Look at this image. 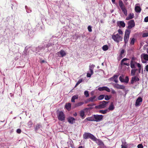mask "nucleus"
I'll use <instances>...</instances> for the list:
<instances>
[{
    "label": "nucleus",
    "instance_id": "1",
    "mask_svg": "<svg viewBox=\"0 0 148 148\" xmlns=\"http://www.w3.org/2000/svg\"><path fill=\"white\" fill-rule=\"evenodd\" d=\"M54 44H52L46 41H44L38 47H34L32 49V51L36 53H37L42 50L45 49L46 48H49V47L52 46Z\"/></svg>",
    "mask_w": 148,
    "mask_h": 148
},
{
    "label": "nucleus",
    "instance_id": "2",
    "mask_svg": "<svg viewBox=\"0 0 148 148\" xmlns=\"http://www.w3.org/2000/svg\"><path fill=\"white\" fill-rule=\"evenodd\" d=\"M83 138L86 139L90 138L93 141H95L97 138L92 134L89 133H85L83 135Z\"/></svg>",
    "mask_w": 148,
    "mask_h": 148
},
{
    "label": "nucleus",
    "instance_id": "3",
    "mask_svg": "<svg viewBox=\"0 0 148 148\" xmlns=\"http://www.w3.org/2000/svg\"><path fill=\"white\" fill-rule=\"evenodd\" d=\"M57 116L58 119L61 121H64L65 116L64 112L62 111L57 112Z\"/></svg>",
    "mask_w": 148,
    "mask_h": 148
},
{
    "label": "nucleus",
    "instance_id": "4",
    "mask_svg": "<svg viewBox=\"0 0 148 148\" xmlns=\"http://www.w3.org/2000/svg\"><path fill=\"white\" fill-rule=\"evenodd\" d=\"M112 38L114 41L119 43V41L122 40L123 38L117 34L116 35L113 34L112 36Z\"/></svg>",
    "mask_w": 148,
    "mask_h": 148
},
{
    "label": "nucleus",
    "instance_id": "5",
    "mask_svg": "<svg viewBox=\"0 0 148 148\" xmlns=\"http://www.w3.org/2000/svg\"><path fill=\"white\" fill-rule=\"evenodd\" d=\"M95 67V65L93 64H90L89 66V70L90 72H88L87 73L86 76L88 77H90L93 73V69Z\"/></svg>",
    "mask_w": 148,
    "mask_h": 148
},
{
    "label": "nucleus",
    "instance_id": "6",
    "mask_svg": "<svg viewBox=\"0 0 148 148\" xmlns=\"http://www.w3.org/2000/svg\"><path fill=\"white\" fill-rule=\"evenodd\" d=\"M95 121L99 122L102 121L103 119V116L102 115L94 114Z\"/></svg>",
    "mask_w": 148,
    "mask_h": 148
},
{
    "label": "nucleus",
    "instance_id": "7",
    "mask_svg": "<svg viewBox=\"0 0 148 148\" xmlns=\"http://www.w3.org/2000/svg\"><path fill=\"white\" fill-rule=\"evenodd\" d=\"M124 75H122L119 77V79L121 82L126 83H128L129 81V78L128 76L125 77V79H124Z\"/></svg>",
    "mask_w": 148,
    "mask_h": 148
},
{
    "label": "nucleus",
    "instance_id": "8",
    "mask_svg": "<svg viewBox=\"0 0 148 148\" xmlns=\"http://www.w3.org/2000/svg\"><path fill=\"white\" fill-rule=\"evenodd\" d=\"M97 145L100 146V148H106V146L104 144L103 142L100 139L97 138L95 141Z\"/></svg>",
    "mask_w": 148,
    "mask_h": 148
},
{
    "label": "nucleus",
    "instance_id": "9",
    "mask_svg": "<svg viewBox=\"0 0 148 148\" xmlns=\"http://www.w3.org/2000/svg\"><path fill=\"white\" fill-rule=\"evenodd\" d=\"M143 101V99L141 97H139L136 99L135 104L136 107H138L140 106Z\"/></svg>",
    "mask_w": 148,
    "mask_h": 148
},
{
    "label": "nucleus",
    "instance_id": "10",
    "mask_svg": "<svg viewBox=\"0 0 148 148\" xmlns=\"http://www.w3.org/2000/svg\"><path fill=\"white\" fill-rule=\"evenodd\" d=\"M42 127V125L40 123L37 124L36 127H34L35 131L37 133H40L41 132V129Z\"/></svg>",
    "mask_w": 148,
    "mask_h": 148
},
{
    "label": "nucleus",
    "instance_id": "11",
    "mask_svg": "<svg viewBox=\"0 0 148 148\" xmlns=\"http://www.w3.org/2000/svg\"><path fill=\"white\" fill-rule=\"evenodd\" d=\"M128 26L127 28L130 29L134 27L135 26V23L134 20H132L128 22Z\"/></svg>",
    "mask_w": 148,
    "mask_h": 148
},
{
    "label": "nucleus",
    "instance_id": "12",
    "mask_svg": "<svg viewBox=\"0 0 148 148\" xmlns=\"http://www.w3.org/2000/svg\"><path fill=\"white\" fill-rule=\"evenodd\" d=\"M140 80L136 76H134L131 78V80L130 81V84H133L134 82L138 81Z\"/></svg>",
    "mask_w": 148,
    "mask_h": 148
},
{
    "label": "nucleus",
    "instance_id": "13",
    "mask_svg": "<svg viewBox=\"0 0 148 148\" xmlns=\"http://www.w3.org/2000/svg\"><path fill=\"white\" fill-rule=\"evenodd\" d=\"M118 75H114L112 77L109 79V80L110 81H113L116 83H118V81L117 78Z\"/></svg>",
    "mask_w": 148,
    "mask_h": 148
},
{
    "label": "nucleus",
    "instance_id": "14",
    "mask_svg": "<svg viewBox=\"0 0 148 148\" xmlns=\"http://www.w3.org/2000/svg\"><path fill=\"white\" fill-rule=\"evenodd\" d=\"M67 120L68 122L71 124H73L75 123V119L74 118L71 116L69 117Z\"/></svg>",
    "mask_w": 148,
    "mask_h": 148
},
{
    "label": "nucleus",
    "instance_id": "15",
    "mask_svg": "<svg viewBox=\"0 0 148 148\" xmlns=\"http://www.w3.org/2000/svg\"><path fill=\"white\" fill-rule=\"evenodd\" d=\"M57 55L58 56L63 57L66 55V52L63 50H61L57 53Z\"/></svg>",
    "mask_w": 148,
    "mask_h": 148
},
{
    "label": "nucleus",
    "instance_id": "16",
    "mask_svg": "<svg viewBox=\"0 0 148 148\" xmlns=\"http://www.w3.org/2000/svg\"><path fill=\"white\" fill-rule=\"evenodd\" d=\"M114 87L118 89H124L125 88V86L124 85H119L117 84H115Z\"/></svg>",
    "mask_w": 148,
    "mask_h": 148
},
{
    "label": "nucleus",
    "instance_id": "17",
    "mask_svg": "<svg viewBox=\"0 0 148 148\" xmlns=\"http://www.w3.org/2000/svg\"><path fill=\"white\" fill-rule=\"evenodd\" d=\"M141 60L144 59L145 60L148 61V54L142 53L140 56Z\"/></svg>",
    "mask_w": 148,
    "mask_h": 148
},
{
    "label": "nucleus",
    "instance_id": "18",
    "mask_svg": "<svg viewBox=\"0 0 148 148\" xmlns=\"http://www.w3.org/2000/svg\"><path fill=\"white\" fill-rule=\"evenodd\" d=\"M117 25L119 27H124L125 26V24L123 21H118L117 22Z\"/></svg>",
    "mask_w": 148,
    "mask_h": 148
},
{
    "label": "nucleus",
    "instance_id": "19",
    "mask_svg": "<svg viewBox=\"0 0 148 148\" xmlns=\"http://www.w3.org/2000/svg\"><path fill=\"white\" fill-rule=\"evenodd\" d=\"M138 63H137L136 62H132L130 61V67L132 69H135L136 68L135 66L136 65L137 66V64Z\"/></svg>",
    "mask_w": 148,
    "mask_h": 148
},
{
    "label": "nucleus",
    "instance_id": "20",
    "mask_svg": "<svg viewBox=\"0 0 148 148\" xmlns=\"http://www.w3.org/2000/svg\"><path fill=\"white\" fill-rule=\"evenodd\" d=\"M108 101H103L100 102V104H101V106H102V107L103 108L106 107V104H108Z\"/></svg>",
    "mask_w": 148,
    "mask_h": 148
},
{
    "label": "nucleus",
    "instance_id": "21",
    "mask_svg": "<svg viewBox=\"0 0 148 148\" xmlns=\"http://www.w3.org/2000/svg\"><path fill=\"white\" fill-rule=\"evenodd\" d=\"M134 17V15L133 13H130L127 17H126V19L127 20H129L131 19Z\"/></svg>",
    "mask_w": 148,
    "mask_h": 148
},
{
    "label": "nucleus",
    "instance_id": "22",
    "mask_svg": "<svg viewBox=\"0 0 148 148\" xmlns=\"http://www.w3.org/2000/svg\"><path fill=\"white\" fill-rule=\"evenodd\" d=\"M95 121V119L94 118V115L90 117H89L86 118L85 121Z\"/></svg>",
    "mask_w": 148,
    "mask_h": 148
},
{
    "label": "nucleus",
    "instance_id": "23",
    "mask_svg": "<svg viewBox=\"0 0 148 148\" xmlns=\"http://www.w3.org/2000/svg\"><path fill=\"white\" fill-rule=\"evenodd\" d=\"M96 96H93L89 98V101H90V102H93L96 101H97V99H96Z\"/></svg>",
    "mask_w": 148,
    "mask_h": 148
},
{
    "label": "nucleus",
    "instance_id": "24",
    "mask_svg": "<svg viewBox=\"0 0 148 148\" xmlns=\"http://www.w3.org/2000/svg\"><path fill=\"white\" fill-rule=\"evenodd\" d=\"M80 116L82 119H83L85 117L84 112L83 110H81L80 112Z\"/></svg>",
    "mask_w": 148,
    "mask_h": 148
},
{
    "label": "nucleus",
    "instance_id": "25",
    "mask_svg": "<svg viewBox=\"0 0 148 148\" xmlns=\"http://www.w3.org/2000/svg\"><path fill=\"white\" fill-rule=\"evenodd\" d=\"M135 10L136 12L140 13L141 11V9L139 6H135Z\"/></svg>",
    "mask_w": 148,
    "mask_h": 148
},
{
    "label": "nucleus",
    "instance_id": "26",
    "mask_svg": "<svg viewBox=\"0 0 148 148\" xmlns=\"http://www.w3.org/2000/svg\"><path fill=\"white\" fill-rule=\"evenodd\" d=\"M138 70V69H132L131 70V74L132 76H135L136 71Z\"/></svg>",
    "mask_w": 148,
    "mask_h": 148
},
{
    "label": "nucleus",
    "instance_id": "27",
    "mask_svg": "<svg viewBox=\"0 0 148 148\" xmlns=\"http://www.w3.org/2000/svg\"><path fill=\"white\" fill-rule=\"evenodd\" d=\"M78 98V96L77 95H75L74 96H73L71 99V101L72 102H75V100L76 99H77Z\"/></svg>",
    "mask_w": 148,
    "mask_h": 148
},
{
    "label": "nucleus",
    "instance_id": "28",
    "mask_svg": "<svg viewBox=\"0 0 148 148\" xmlns=\"http://www.w3.org/2000/svg\"><path fill=\"white\" fill-rule=\"evenodd\" d=\"M119 6L121 9L125 7L122 1H119Z\"/></svg>",
    "mask_w": 148,
    "mask_h": 148
},
{
    "label": "nucleus",
    "instance_id": "29",
    "mask_svg": "<svg viewBox=\"0 0 148 148\" xmlns=\"http://www.w3.org/2000/svg\"><path fill=\"white\" fill-rule=\"evenodd\" d=\"M122 12L125 16H127V12L125 8V7H124L123 8L121 9Z\"/></svg>",
    "mask_w": 148,
    "mask_h": 148
},
{
    "label": "nucleus",
    "instance_id": "30",
    "mask_svg": "<svg viewBox=\"0 0 148 148\" xmlns=\"http://www.w3.org/2000/svg\"><path fill=\"white\" fill-rule=\"evenodd\" d=\"M114 108V105L113 103H111V104L109 106L108 108L109 110H113Z\"/></svg>",
    "mask_w": 148,
    "mask_h": 148
},
{
    "label": "nucleus",
    "instance_id": "31",
    "mask_svg": "<svg viewBox=\"0 0 148 148\" xmlns=\"http://www.w3.org/2000/svg\"><path fill=\"white\" fill-rule=\"evenodd\" d=\"M129 36H126L124 35V42H125V43L128 42V41L129 39Z\"/></svg>",
    "mask_w": 148,
    "mask_h": 148
},
{
    "label": "nucleus",
    "instance_id": "32",
    "mask_svg": "<svg viewBox=\"0 0 148 148\" xmlns=\"http://www.w3.org/2000/svg\"><path fill=\"white\" fill-rule=\"evenodd\" d=\"M130 31L128 29L126 30L125 36H130Z\"/></svg>",
    "mask_w": 148,
    "mask_h": 148
},
{
    "label": "nucleus",
    "instance_id": "33",
    "mask_svg": "<svg viewBox=\"0 0 148 148\" xmlns=\"http://www.w3.org/2000/svg\"><path fill=\"white\" fill-rule=\"evenodd\" d=\"M108 111V109H106L104 110H101L99 111V112L100 113L102 114H105L107 113Z\"/></svg>",
    "mask_w": 148,
    "mask_h": 148
},
{
    "label": "nucleus",
    "instance_id": "34",
    "mask_svg": "<svg viewBox=\"0 0 148 148\" xmlns=\"http://www.w3.org/2000/svg\"><path fill=\"white\" fill-rule=\"evenodd\" d=\"M65 107L67 109L70 108L71 107V103H66L65 105Z\"/></svg>",
    "mask_w": 148,
    "mask_h": 148
},
{
    "label": "nucleus",
    "instance_id": "35",
    "mask_svg": "<svg viewBox=\"0 0 148 148\" xmlns=\"http://www.w3.org/2000/svg\"><path fill=\"white\" fill-rule=\"evenodd\" d=\"M102 48L104 51H106L108 49V47L107 45H106L103 46Z\"/></svg>",
    "mask_w": 148,
    "mask_h": 148
},
{
    "label": "nucleus",
    "instance_id": "36",
    "mask_svg": "<svg viewBox=\"0 0 148 148\" xmlns=\"http://www.w3.org/2000/svg\"><path fill=\"white\" fill-rule=\"evenodd\" d=\"M33 125V123L31 120H30L27 123V125L29 127H31Z\"/></svg>",
    "mask_w": 148,
    "mask_h": 148
},
{
    "label": "nucleus",
    "instance_id": "37",
    "mask_svg": "<svg viewBox=\"0 0 148 148\" xmlns=\"http://www.w3.org/2000/svg\"><path fill=\"white\" fill-rule=\"evenodd\" d=\"M137 67H138V73H140L141 70V64L140 63H138L137 64Z\"/></svg>",
    "mask_w": 148,
    "mask_h": 148
},
{
    "label": "nucleus",
    "instance_id": "38",
    "mask_svg": "<svg viewBox=\"0 0 148 148\" xmlns=\"http://www.w3.org/2000/svg\"><path fill=\"white\" fill-rule=\"evenodd\" d=\"M84 103L83 102H79L75 104V106L76 107H78L79 106H80L83 105L84 104Z\"/></svg>",
    "mask_w": 148,
    "mask_h": 148
},
{
    "label": "nucleus",
    "instance_id": "39",
    "mask_svg": "<svg viewBox=\"0 0 148 148\" xmlns=\"http://www.w3.org/2000/svg\"><path fill=\"white\" fill-rule=\"evenodd\" d=\"M104 95H101L98 97L97 99L99 100H101L104 98Z\"/></svg>",
    "mask_w": 148,
    "mask_h": 148
},
{
    "label": "nucleus",
    "instance_id": "40",
    "mask_svg": "<svg viewBox=\"0 0 148 148\" xmlns=\"http://www.w3.org/2000/svg\"><path fill=\"white\" fill-rule=\"evenodd\" d=\"M83 81V79H79V80L78 81L77 83L76 84V85L75 86V87H76L81 82H82Z\"/></svg>",
    "mask_w": 148,
    "mask_h": 148
},
{
    "label": "nucleus",
    "instance_id": "41",
    "mask_svg": "<svg viewBox=\"0 0 148 148\" xmlns=\"http://www.w3.org/2000/svg\"><path fill=\"white\" fill-rule=\"evenodd\" d=\"M84 94L86 97H87L89 96V92L88 91L86 90L84 92Z\"/></svg>",
    "mask_w": 148,
    "mask_h": 148
},
{
    "label": "nucleus",
    "instance_id": "42",
    "mask_svg": "<svg viewBox=\"0 0 148 148\" xmlns=\"http://www.w3.org/2000/svg\"><path fill=\"white\" fill-rule=\"evenodd\" d=\"M25 8L26 9V12L28 13H30L32 11L31 9H30L29 8H28L27 6H25Z\"/></svg>",
    "mask_w": 148,
    "mask_h": 148
},
{
    "label": "nucleus",
    "instance_id": "43",
    "mask_svg": "<svg viewBox=\"0 0 148 148\" xmlns=\"http://www.w3.org/2000/svg\"><path fill=\"white\" fill-rule=\"evenodd\" d=\"M105 87V86L100 87L98 88V90L100 91L104 90Z\"/></svg>",
    "mask_w": 148,
    "mask_h": 148
},
{
    "label": "nucleus",
    "instance_id": "44",
    "mask_svg": "<svg viewBox=\"0 0 148 148\" xmlns=\"http://www.w3.org/2000/svg\"><path fill=\"white\" fill-rule=\"evenodd\" d=\"M93 108V107H89V108H84V111H85L86 112H87L88 110H92Z\"/></svg>",
    "mask_w": 148,
    "mask_h": 148
},
{
    "label": "nucleus",
    "instance_id": "45",
    "mask_svg": "<svg viewBox=\"0 0 148 148\" xmlns=\"http://www.w3.org/2000/svg\"><path fill=\"white\" fill-rule=\"evenodd\" d=\"M105 99L106 100H109L111 98V97L108 95H106L105 97Z\"/></svg>",
    "mask_w": 148,
    "mask_h": 148
},
{
    "label": "nucleus",
    "instance_id": "46",
    "mask_svg": "<svg viewBox=\"0 0 148 148\" xmlns=\"http://www.w3.org/2000/svg\"><path fill=\"white\" fill-rule=\"evenodd\" d=\"M148 36V32L144 33L143 34L142 37L143 38L147 37Z\"/></svg>",
    "mask_w": 148,
    "mask_h": 148
},
{
    "label": "nucleus",
    "instance_id": "47",
    "mask_svg": "<svg viewBox=\"0 0 148 148\" xmlns=\"http://www.w3.org/2000/svg\"><path fill=\"white\" fill-rule=\"evenodd\" d=\"M135 42V39L134 38L132 39V40L130 42V44L132 45H134Z\"/></svg>",
    "mask_w": 148,
    "mask_h": 148
},
{
    "label": "nucleus",
    "instance_id": "48",
    "mask_svg": "<svg viewBox=\"0 0 148 148\" xmlns=\"http://www.w3.org/2000/svg\"><path fill=\"white\" fill-rule=\"evenodd\" d=\"M102 106H101V105L100 104L99 105L96 106L95 107V108L96 109H101L103 108Z\"/></svg>",
    "mask_w": 148,
    "mask_h": 148
},
{
    "label": "nucleus",
    "instance_id": "49",
    "mask_svg": "<svg viewBox=\"0 0 148 148\" xmlns=\"http://www.w3.org/2000/svg\"><path fill=\"white\" fill-rule=\"evenodd\" d=\"M79 36H78L77 34H75V35L73 36V39H74L76 40L78 39Z\"/></svg>",
    "mask_w": 148,
    "mask_h": 148
},
{
    "label": "nucleus",
    "instance_id": "50",
    "mask_svg": "<svg viewBox=\"0 0 148 148\" xmlns=\"http://www.w3.org/2000/svg\"><path fill=\"white\" fill-rule=\"evenodd\" d=\"M88 29L89 32H92V27L90 25H89L88 26Z\"/></svg>",
    "mask_w": 148,
    "mask_h": 148
},
{
    "label": "nucleus",
    "instance_id": "51",
    "mask_svg": "<svg viewBox=\"0 0 148 148\" xmlns=\"http://www.w3.org/2000/svg\"><path fill=\"white\" fill-rule=\"evenodd\" d=\"M104 90L108 92H110V88L107 86H105Z\"/></svg>",
    "mask_w": 148,
    "mask_h": 148
},
{
    "label": "nucleus",
    "instance_id": "52",
    "mask_svg": "<svg viewBox=\"0 0 148 148\" xmlns=\"http://www.w3.org/2000/svg\"><path fill=\"white\" fill-rule=\"evenodd\" d=\"M129 60V59L128 58H124L121 61V64H122L123 63V62L126 60Z\"/></svg>",
    "mask_w": 148,
    "mask_h": 148
},
{
    "label": "nucleus",
    "instance_id": "53",
    "mask_svg": "<svg viewBox=\"0 0 148 148\" xmlns=\"http://www.w3.org/2000/svg\"><path fill=\"white\" fill-rule=\"evenodd\" d=\"M95 104L94 103H90V104H88L87 105V106H88L89 107H92V106H95Z\"/></svg>",
    "mask_w": 148,
    "mask_h": 148
},
{
    "label": "nucleus",
    "instance_id": "54",
    "mask_svg": "<svg viewBox=\"0 0 148 148\" xmlns=\"http://www.w3.org/2000/svg\"><path fill=\"white\" fill-rule=\"evenodd\" d=\"M27 54L28 53L27 52V51L25 50L23 51V56H27Z\"/></svg>",
    "mask_w": 148,
    "mask_h": 148
},
{
    "label": "nucleus",
    "instance_id": "55",
    "mask_svg": "<svg viewBox=\"0 0 148 148\" xmlns=\"http://www.w3.org/2000/svg\"><path fill=\"white\" fill-rule=\"evenodd\" d=\"M136 57H132V58L131 61H132V62H136L135 61L136 60Z\"/></svg>",
    "mask_w": 148,
    "mask_h": 148
},
{
    "label": "nucleus",
    "instance_id": "56",
    "mask_svg": "<svg viewBox=\"0 0 148 148\" xmlns=\"http://www.w3.org/2000/svg\"><path fill=\"white\" fill-rule=\"evenodd\" d=\"M53 41H54V42H53V43H52V44H54L53 45H55V44H56V43H58V40L57 39H55L53 40Z\"/></svg>",
    "mask_w": 148,
    "mask_h": 148
},
{
    "label": "nucleus",
    "instance_id": "57",
    "mask_svg": "<svg viewBox=\"0 0 148 148\" xmlns=\"http://www.w3.org/2000/svg\"><path fill=\"white\" fill-rule=\"evenodd\" d=\"M138 148H143V147L142 144H140L137 146Z\"/></svg>",
    "mask_w": 148,
    "mask_h": 148
},
{
    "label": "nucleus",
    "instance_id": "58",
    "mask_svg": "<svg viewBox=\"0 0 148 148\" xmlns=\"http://www.w3.org/2000/svg\"><path fill=\"white\" fill-rule=\"evenodd\" d=\"M122 144L121 145H123V146H127L126 143L125 141H122Z\"/></svg>",
    "mask_w": 148,
    "mask_h": 148
},
{
    "label": "nucleus",
    "instance_id": "59",
    "mask_svg": "<svg viewBox=\"0 0 148 148\" xmlns=\"http://www.w3.org/2000/svg\"><path fill=\"white\" fill-rule=\"evenodd\" d=\"M125 52V51L124 49H122L120 52V54L121 55H123Z\"/></svg>",
    "mask_w": 148,
    "mask_h": 148
},
{
    "label": "nucleus",
    "instance_id": "60",
    "mask_svg": "<svg viewBox=\"0 0 148 148\" xmlns=\"http://www.w3.org/2000/svg\"><path fill=\"white\" fill-rule=\"evenodd\" d=\"M118 32L119 34H122L123 33V32L121 29H119L118 30Z\"/></svg>",
    "mask_w": 148,
    "mask_h": 148
},
{
    "label": "nucleus",
    "instance_id": "61",
    "mask_svg": "<svg viewBox=\"0 0 148 148\" xmlns=\"http://www.w3.org/2000/svg\"><path fill=\"white\" fill-rule=\"evenodd\" d=\"M122 65H126L127 66H130V64L129 63H125V62H123L122 64Z\"/></svg>",
    "mask_w": 148,
    "mask_h": 148
},
{
    "label": "nucleus",
    "instance_id": "62",
    "mask_svg": "<svg viewBox=\"0 0 148 148\" xmlns=\"http://www.w3.org/2000/svg\"><path fill=\"white\" fill-rule=\"evenodd\" d=\"M16 132L18 134H20L21 132V130L20 129H18L16 130Z\"/></svg>",
    "mask_w": 148,
    "mask_h": 148
},
{
    "label": "nucleus",
    "instance_id": "63",
    "mask_svg": "<svg viewBox=\"0 0 148 148\" xmlns=\"http://www.w3.org/2000/svg\"><path fill=\"white\" fill-rule=\"evenodd\" d=\"M144 21L146 22H148V16L146 17L144 19Z\"/></svg>",
    "mask_w": 148,
    "mask_h": 148
},
{
    "label": "nucleus",
    "instance_id": "64",
    "mask_svg": "<svg viewBox=\"0 0 148 148\" xmlns=\"http://www.w3.org/2000/svg\"><path fill=\"white\" fill-rule=\"evenodd\" d=\"M111 93L112 94H116V91L113 89H112L111 90Z\"/></svg>",
    "mask_w": 148,
    "mask_h": 148
}]
</instances>
